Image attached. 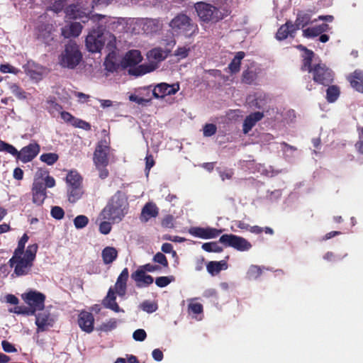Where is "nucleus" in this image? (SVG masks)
Returning a JSON list of instances; mask_svg holds the SVG:
<instances>
[{"label": "nucleus", "instance_id": "obj_26", "mask_svg": "<svg viewBox=\"0 0 363 363\" xmlns=\"http://www.w3.org/2000/svg\"><path fill=\"white\" fill-rule=\"evenodd\" d=\"M103 306L115 313H124V310L121 308L116 303V294H114L112 289H108L107 295L102 301Z\"/></svg>", "mask_w": 363, "mask_h": 363}, {"label": "nucleus", "instance_id": "obj_12", "mask_svg": "<svg viewBox=\"0 0 363 363\" xmlns=\"http://www.w3.org/2000/svg\"><path fill=\"white\" fill-rule=\"evenodd\" d=\"M23 68L26 74L35 82L41 81L48 73L46 67L32 60L28 61Z\"/></svg>", "mask_w": 363, "mask_h": 363}, {"label": "nucleus", "instance_id": "obj_5", "mask_svg": "<svg viewBox=\"0 0 363 363\" xmlns=\"http://www.w3.org/2000/svg\"><path fill=\"white\" fill-rule=\"evenodd\" d=\"M147 57L149 63L140 65L138 67L130 69V74L142 76L154 71L157 68V64L167 57V52L161 48H154L147 52Z\"/></svg>", "mask_w": 363, "mask_h": 363}, {"label": "nucleus", "instance_id": "obj_19", "mask_svg": "<svg viewBox=\"0 0 363 363\" xmlns=\"http://www.w3.org/2000/svg\"><path fill=\"white\" fill-rule=\"evenodd\" d=\"M129 277V272L127 268H124L117 278L114 286L110 287L113 292L120 297H123L127 291V281Z\"/></svg>", "mask_w": 363, "mask_h": 363}, {"label": "nucleus", "instance_id": "obj_36", "mask_svg": "<svg viewBox=\"0 0 363 363\" xmlns=\"http://www.w3.org/2000/svg\"><path fill=\"white\" fill-rule=\"evenodd\" d=\"M244 57L245 53L243 52H239L236 54L228 67L232 73L238 72L240 70V62Z\"/></svg>", "mask_w": 363, "mask_h": 363}, {"label": "nucleus", "instance_id": "obj_51", "mask_svg": "<svg viewBox=\"0 0 363 363\" xmlns=\"http://www.w3.org/2000/svg\"><path fill=\"white\" fill-rule=\"evenodd\" d=\"M103 221L101 222L99 225V231L101 233L104 235H107L110 233L111 230V221H109L108 220H102Z\"/></svg>", "mask_w": 363, "mask_h": 363}, {"label": "nucleus", "instance_id": "obj_16", "mask_svg": "<svg viewBox=\"0 0 363 363\" xmlns=\"http://www.w3.org/2000/svg\"><path fill=\"white\" fill-rule=\"evenodd\" d=\"M40 150V145L38 143H30L18 151L17 159L23 163L29 162L38 155Z\"/></svg>", "mask_w": 363, "mask_h": 363}, {"label": "nucleus", "instance_id": "obj_57", "mask_svg": "<svg viewBox=\"0 0 363 363\" xmlns=\"http://www.w3.org/2000/svg\"><path fill=\"white\" fill-rule=\"evenodd\" d=\"M155 262L161 264L164 267H167L168 265V262L166 257L161 252H157L153 258Z\"/></svg>", "mask_w": 363, "mask_h": 363}, {"label": "nucleus", "instance_id": "obj_4", "mask_svg": "<svg viewBox=\"0 0 363 363\" xmlns=\"http://www.w3.org/2000/svg\"><path fill=\"white\" fill-rule=\"evenodd\" d=\"M298 48L304 50L302 69L311 73L314 82L318 84L328 85L331 83L333 79L332 71L325 64L322 63H318L311 67L312 59L314 55L313 52L307 50L303 45H298Z\"/></svg>", "mask_w": 363, "mask_h": 363}, {"label": "nucleus", "instance_id": "obj_30", "mask_svg": "<svg viewBox=\"0 0 363 363\" xmlns=\"http://www.w3.org/2000/svg\"><path fill=\"white\" fill-rule=\"evenodd\" d=\"M351 86L357 91L363 93V72L355 70L352 75L348 77Z\"/></svg>", "mask_w": 363, "mask_h": 363}, {"label": "nucleus", "instance_id": "obj_20", "mask_svg": "<svg viewBox=\"0 0 363 363\" xmlns=\"http://www.w3.org/2000/svg\"><path fill=\"white\" fill-rule=\"evenodd\" d=\"M47 15L41 16L40 17L41 23L40 25L38 26V36L42 38L45 42H48L50 40H52V35L53 32L55 30V25L52 22L51 23H45L44 22L46 19Z\"/></svg>", "mask_w": 363, "mask_h": 363}, {"label": "nucleus", "instance_id": "obj_31", "mask_svg": "<svg viewBox=\"0 0 363 363\" xmlns=\"http://www.w3.org/2000/svg\"><path fill=\"white\" fill-rule=\"evenodd\" d=\"M142 32V18H126L125 33L137 34Z\"/></svg>", "mask_w": 363, "mask_h": 363}, {"label": "nucleus", "instance_id": "obj_56", "mask_svg": "<svg viewBox=\"0 0 363 363\" xmlns=\"http://www.w3.org/2000/svg\"><path fill=\"white\" fill-rule=\"evenodd\" d=\"M155 165V160L151 155H147L145 157V172L148 176L150 169Z\"/></svg>", "mask_w": 363, "mask_h": 363}, {"label": "nucleus", "instance_id": "obj_2", "mask_svg": "<svg viewBox=\"0 0 363 363\" xmlns=\"http://www.w3.org/2000/svg\"><path fill=\"white\" fill-rule=\"evenodd\" d=\"M129 209L127 196L121 192L116 193L108 201L99 216V220H108L112 223L121 222Z\"/></svg>", "mask_w": 363, "mask_h": 363}, {"label": "nucleus", "instance_id": "obj_17", "mask_svg": "<svg viewBox=\"0 0 363 363\" xmlns=\"http://www.w3.org/2000/svg\"><path fill=\"white\" fill-rule=\"evenodd\" d=\"M222 230L216 228L206 227H191L189 229V233L192 236L201 239H212L217 238Z\"/></svg>", "mask_w": 363, "mask_h": 363}, {"label": "nucleus", "instance_id": "obj_45", "mask_svg": "<svg viewBox=\"0 0 363 363\" xmlns=\"http://www.w3.org/2000/svg\"><path fill=\"white\" fill-rule=\"evenodd\" d=\"M202 249L206 252H220L223 249L217 242H206L202 245Z\"/></svg>", "mask_w": 363, "mask_h": 363}, {"label": "nucleus", "instance_id": "obj_33", "mask_svg": "<svg viewBox=\"0 0 363 363\" xmlns=\"http://www.w3.org/2000/svg\"><path fill=\"white\" fill-rule=\"evenodd\" d=\"M101 256L104 263L109 264L116 259L118 251L113 247H106L102 250Z\"/></svg>", "mask_w": 363, "mask_h": 363}, {"label": "nucleus", "instance_id": "obj_23", "mask_svg": "<svg viewBox=\"0 0 363 363\" xmlns=\"http://www.w3.org/2000/svg\"><path fill=\"white\" fill-rule=\"evenodd\" d=\"M151 89L144 87L138 89L137 94H130L129 100L139 105H146L151 101Z\"/></svg>", "mask_w": 363, "mask_h": 363}, {"label": "nucleus", "instance_id": "obj_47", "mask_svg": "<svg viewBox=\"0 0 363 363\" xmlns=\"http://www.w3.org/2000/svg\"><path fill=\"white\" fill-rule=\"evenodd\" d=\"M319 28L318 26L306 28L303 30V36L307 38L315 37L321 34L320 31L318 30Z\"/></svg>", "mask_w": 363, "mask_h": 363}, {"label": "nucleus", "instance_id": "obj_54", "mask_svg": "<svg viewBox=\"0 0 363 363\" xmlns=\"http://www.w3.org/2000/svg\"><path fill=\"white\" fill-rule=\"evenodd\" d=\"M256 79V74L254 72L247 70L243 72V81L247 84H252Z\"/></svg>", "mask_w": 363, "mask_h": 363}, {"label": "nucleus", "instance_id": "obj_48", "mask_svg": "<svg viewBox=\"0 0 363 363\" xmlns=\"http://www.w3.org/2000/svg\"><path fill=\"white\" fill-rule=\"evenodd\" d=\"M28 236L27 234H24L18 243V247L15 250L13 253H25L24 248L26 242L28 241Z\"/></svg>", "mask_w": 363, "mask_h": 363}, {"label": "nucleus", "instance_id": "obj_14", "mask_svg": "<svg viewBox=\"0 0 363 363\" xmlns=\"http://www.w3.org/2000/svg\"><path fill=\"white\" fill-rule=\"evenodd\" d=\"M55 318L48 310H42L35 314L37 333H42L52 328L55 323Z\"/></svg>", "mask_w": 363, "mask_h": 363}, {"label": "nucleus", "instance_id": "obj_40", "mask_svg": "<svg viewBox=\"0 0 363 363\" xmlns=\"http://www.w3.org/2000/svg\"><path fill=\"white\" fill-rule=\"evenodd\" d=\"M59 156L54 152L44 153L40 155V160L48 165H52L58 160Z\"/></svg>", "mask_w": 363, "mask_h": 363}, {"label": "nucleus", "instance_id": "obj_49", "mask_svg": "<svg viewBox=\"0 0 363 363\" xmlns=\"http://www.w3.org/2000/svg\"><path fill=\"white\" fill-rule=\"evenodd\" d=\"M259 172L267 177H274L278 174V172L274 170L272 167L260 166L259 167Z\"/></svg>", "mask_w": 363, "mask_h": 363}, {"label": "nucleus", "instance_id": "obj_29", "mask_svg": "<svg viewBox=\"0 0 363 363\" xmlns=\"http://www.w3.org/2000/svg\"><path fill=\"white\" fill-rule=\"evenodd\" d=\"M296 30H297V26H294L291 22H286L279 28L276 38L279 40H284L289 35L292 36Z\"/></svg>", "mask_w": 363, "mask_h": 363}, {"label": "nucleus", "instance_id": "obj_11", "mask_svg": "<svg viewBox=\"0 0 363 363\" xmlns=\"http://www.w3.org/2000/svg\"><path fill=\"white\" fill-rule=\"evenodd\" d=\"M110 152L108 142L104 139L99 141L94 153V163L96 168L106 167L108 164V155Z\"/></svg>", "mask_w": 363, "mask_h": 363}, {"label": "nucleus", "instance_id": "obj_62", "mask_svg": "<svg viewBox=\"0 0 363 363\" xmlns=\"http://www.w3.org/2000/svg\"><path fill=\"white\" fill-rule=\"evenodd\" d=\"M163 227L171 228L174 227V217L171 215H168L164 218L162 221Z\"/></svg>", "mask_w": 363, "mask_h": 363}, {"label": "nucleus", "instance_id": "obj_37", "mask_svg": "<svg viewBox=\"0 0 363 363\" xmlns=\"http://www.w3.org/2000/svg\"><path fill=\"white\" fill-rule=\"evenodd\" d=\"M340 96V89L337 86H330L326 91V99L330 103L335 102Z\"/></svg>", "mask_w": 363, "mask_h": 363}, {"label": "nucleus", "instance_id": "obj_61", "mask_svg": "<svg viewBox=\"0 0 363 363\" xmlns=\"http://www.w3.org/2000/svg\"><path fill=\"white\" fill-rule=\"evenodd\" d=\"M0 71L2 73H13L17 74L18 72V69L11 66L10 65H1L0 66Z\"/></svg>", "mask_w": 363, "mask_h": 363}, {"label": "nucleus", "instance_id": "obj_44", "mask_svg": "<svg viewBox=\"0 0 363 363\" xmlns=\"http://www.w3.org/2000/svg\"><path fill=\"white\" fill-rule=\"evenodd\" d=\"M0 151L6 152L17 157L18 151L13 145L0 140Z\"/></svg>", "mask_w": 363, "mask_h": 363}, {"label": "nucleus", "instance_id": "obj_55", "mask_svg": "<svg viewBox=\"0 0 363 363\" xmlns=\"http://www.w3.org/2000/svg\"><path fill=\"white\" fill-rule=\"evenodd\" d=\"M146 337V332L143 329H138L133 334V337L135 341H143Z\"/></svg>", "mask_w": 363, "mask_h": 363}, {"label": "nucleus", "instance_id": "obj_15", "mask_svg": "<svg viewBox=\"0 0 363 363\" xmlns=\"http://www.w3.org/2000/svg\"><path fill=\"white\" fill-rule=\"evenodd\" d=\"M73 19L65 17L64 23L61 26V35L65 38L78 37L82 30V26L79 22L73 21Z\"/></svg>", "mask_w": 363, "mask_h": 363}, {"label": "nucleus", "instance_id": "obj_46", "mask_svg": "<svg viewBox=\"0 0 363 363\" xmlns=\"http://www.w3.org/2000/svg\"><path fill=\"white\" fill-rule=\"evenodd\" d=\"M140 308L149 313L155 312L157 309V306L155 303L149 301H143L140 306Z\"/></svg>", "mask_w": 363, "mask_h": 363}, {"label": "nucleus", "instance_id": "obj_27", "mask_svg": "<svg viewBox=\"0 0 363 363\" xmlns=\"http://www.w3.org/2000/svg\"><path fill=\"white\" fill-rule=\"evenodd\" d=\"M132 279L136 282L138 287H145L153 282V278L147 275L143 269H138L131 275Z\"/></svg>", "mask_w": 363, "mask_h": 363}, {"label": "nucleus", "instance_id": "obj_53", "mask_svg": "<svg viewBox=\"0 0 363 363\" xmlns=\"http://www.w3.org/2000/svg\"><path fill=\"white\" fill-rule=\"evenodd\" d=\"M216 132V126L214 124H206L203 128V135L205 137H211Z\"/></svg>", "mask_w": 363, "mask_h": 363}, {"label": "nucleus", "instance_id": "obj_64", "mask_svg": "<svg viewBox=\"0 0 363 363\" xmlns=\"http://www.w3.org/2000/svg\"><path fill=\"white\" fill-rule=\"evenodd\" d=\"M61 118L65 122L70 123L72 125V123H74L76 119L68 112L62 111L61 112Z\"/></svg>", "mask_w": 363, "mask_h": 363}, {"label": "nucleus", "instance_id": "obj_24", "mask_svg": "<svg viewBox=\"0 0 363 363\" xmlns=\"http://www.w3.org/2000/svg\"><path fill=\"white\" fill-rule=\"evenodd\" d=\"M159 214V208L153 202H147L142 208L140 220L143 223H147L152 218H156Z\"/></svg>", "mask_w": 363, "mask_h": 363}, {"label": "nucleus", "instance_id": "obj_42", "mask_svg": "<svg viewBox=\"0 0 363 363\" xmlns=\"http://www.w3.org/2000/svg\"><path fill=\"white\" fill-rule=\"evenodd\" d=\"M33 202L37 205H41L46 198V191H32Z\"/></svg>", "mask_w": 363, "mask_h": 363}, {"label": "nucleus", "instance_id": "obj_8", "mask_svg": "<svg viewBox=\"0 0 363 363\" xmlns=\"http://www.w3.org/2000/svg\"><path fill=\"white\" fill-rule=\"evenodd\" d=\"M66 183L67 184L68 199L74 203L82 195V177L75 170H71L67 175Z\"/></svg>", "mask_w": 363, "mask_h": 363}, {"label": "nucleus", "instance_id": "obj_34", "mask_svg": "<svg viewBox=\"0 0 363 363\" xmlns=\"http://www.w3.org/2000/svg\"><path fill=\"white\" fill-rule=\"evenodd\" d=\"M206 268L209 274L215 275L219 273L221 270L227 269L228 264L224 260L220 262L211 261L207 264Z\"/></svg>", "mask_w": 363, "mask_h": 363}, {"label": "nucleus", "instance_id": "obj_39", "mask_svg": "<svg viewBox=\"0 0 363 363\" xmlns=\"http://www.w3.org/2000/svg\"><path fill=\"white\" fill-rule=\"evenodd\" d=\"M262 273V268L257 265H251L247 272L246 277L250 280L257 279Z\"/></svg>", "mask_w": 363, "mask_h": 363}, {"label": "nucleus", "instance_id": "obj_3", "mask_svg": "<svg viewBox=\"0 0 363 363\" xmlns=\"http://www.w3.org/2000/svg\"><path fill=\"white\" fill-rule=\"evenodd\" d=\"M38 248V245L34 243L27 247L25 253H13L9 262L11 267L13 268L12 277L26 276L30 272Z\"/></svg>", "mask_w": 363, "mask_h": 363}, {"label": "nucleus", "instance_id": "obj_25", "mask_svg": "<svg viewBox=\"0 0 363 363\" xmlns=\"http://www.w3.org/2000/svg\"><path fill=\"white\" fill-rule=\"evenodd\" d=\"M143 33L152 34L160 30L162 23L157 18H142Z\"/></svg>", "mask_w": 363, "mask_h": 363}, {"label": "nucleus", "instance_id": "obj_50", "mask_svg": "<svg viewBox=\"0 0 363 363\" xmlns=\"http://www.w3.org/2000/svg\"><path fill=\"white\" fill-rule=\"evenodd\" d=\"M217 170L222 181H225V179H230L234 174V172L232 169H217Z\"/></svg>", "mask_w": 363, "mask_h": 363}, {"label": "nucleus", "instance_id": "obj_22", "mask_svg": "<svg viewBox=\"0 0 363 363\" xmlns=\"http://www.w3.org/2000/svg\"><path fill=\"white\" fill-rule=\"evenodd\" d=\"M94 318L92 313L82 311L79 315L78 324L80 328L88 333L93 331Z\"/></svg>", "mask_w": 363, "mask_h": 363}, {"label": "nucleus", "instance_id": "obj_32", "mask_svg": "<svg viewBox=\"0 0 363 363\" xmlns=\"http://www.w3.org/2000/svg\"><path fill=\"white\" fill-rule=\"evenodd\" d=\"M11 93L18 100L24 101L28 99L31 95L26 92L17 84H10L9 85Z\"/></svg>", "mask_w": 363, "mask_h": 363}, {"label": "nucleus", "instance_id": "obj_21", "mask_svg": "<svg viewBox=\"0 0 363 363\" xmlns=\"http://www.w3.org/2000/svg\"><path fill=\"white\" fill-rule=\"evenodd\" d=\"M143 60V57L139 50H132L128 51L124 56L122 63L124 67H130L129 70L138 67L136 66ZM130 72V71H128Z\"/></svg>", "mask_w": 363, "mask_h": 363}, {"label": "nucleus", "instance_id": "obj_63", "mask_svg": "<svg viewBox=\"0 0 363 363\" xmlns=\"http://www.w3.org/2000/svg\"><path fill=\"white\" fill-rule=\"evenodd\" d=\"M46 191L45 187L44 186L43 181L38 179H34L32 191Z\"/></svg>", "mask_w": 363, "mask_h": 363}, {"label": "nucleus", "instance_id": "obj_41", "mask_svg": "<svg viewBox=\"0 0 363 363\" xmlns=\"http://www.w3.org/2000/svg\"><path fill=\"white\" fill-rule=\"evenodd\" d=\"M310 16L306 13H299L294 26H297V30L303 28L310 21Z\"/></svg>", "mask_w": 363, "mask_h": 363}, {"label": "nucleus", "instance_id": "obj_13", "mask_svg": "<svg viewBox=\"0 0 363 363\" xmlns=\"http://www.w3.org/2000/svg\"><path fill=\"white\" fill-rule=\"evenodd\" d=\"M25 302L32 309L31 314H34L36 311L44 310L45 296L40 292L30 291L23 295Z\"/></svg>", "mask_w": 363, "mask_h": 363}, {"label": "nucleus", "instance_id": "obj_9", "mask_svg": "<svg viewBox=\"0 0 363 363\" xmlns=\"http://www.w3.org/2000/svg\"><path fill=\"white\" fill-rule=\"evenodd\" d=\"M195 9L199 17L203 21H217L223 18L221 12L211 4L204 2H198Z\"/></svg>", "mask_w": 363, "mask_h": 363}, {"label": "nucleus", "instance_id": "obj_60", "mask_svg": "<svg viewBox=\"0 0 363 363\" xmlns=\"http://www.w3.org/2000/svg\"><path fill=\"white\" fill-rule=\"evenodd\" d=\"M1 346L4 352H16L17 350L15 348V347L9 342L6 340H3L1 342Z\"/></svg>", "mask_w": 363, "mask_h": 363}, {"label": "nucleus", "instance_id": "obj_52", "mask_svg": "<svg viewBox=\"0 0 363 363\" xmlns=\"http://www.w3.org/2000/svg\"><path fill=\"white\" fill-rule=\"evenodd\" d=\"M51 216L57 220H60L64 217V210L60 206H54L51 209Z\"/></svg>", "mask_w": 363, "mask_h": 363}, {"label": "nucleus", "instance_id": "obj_18", "mask_svg": "<svg viewBox=\"0 0 363 363\" xmlns=\"http://www.w3.org/2000/svg\"><path fill=\"white\" fill-rule=\"evenodd\" d=\"M179 89V85L178 83L169 84L167 83H160L155 86L151 90V94L155 98H163L167 95H172L176 94Z\"/></svg>", "mask_w": 363, "mask_h": 363}, {"label": "nucleus", "instance_id": "obj_43", "mask_svg": "<svg viewBox=\"0 0 363 363\" xmlns=\"http://www.w3.org/2000/svg\"><path fill=\"white\" fill-rule=\"evenodd\" d=\"M74 227L77 229H82L85 228L88 223L89 218L84 215L77 216L73 220Z\"/></svg>", "mask_w": 363, "mask_h": 363}, {"label": "nucleus", "instance_id": "obj_7", "mask_svg": "<svg viewBox=\"0 0 363 363\" xmlns=\"http://www.w3.org/2000/svg\"><path fill=\"white\" fill-rule=\"evenodd\" d=\"M169 27L174 35H184L191 36L196 30L195 26L189 16L179 14L175 16L169 23Z\"/></svg>", "mask_w": 363, "mask_h": 363}, {"label": "nucleus", "instance_id": "obj_10", "mask_svg": "<svg viewBox=\"0 0 363 363\" xmlns=\"http://www.w3.org/2000/svg\"><path fill=\"white\" fill-rule=\"evenodd\" d=\"M219 242L225 247H230L240 252H247L252 248V244L247 240L233 234L223 235L219 238Z\"/></svg>", "mask_w": 363, "mask_h": 363}, {"label": "nucleus", "instance_id": "obj_59", "mask_svg": "<svg viewBox=\"0 0 363 363\" xmlns=\"http://www.w3.org/2000/svg\"><path fill=\"white\" fill-rule=\"evenodd\" d=\"M189 49L185 46L178 48L174 52V55L180 59H183L188 55Z\"/></svg>", "mask_w": 363, "mask_h": 363}, {"label": "nucleus", "instance_id": "obj_58", "mask_svg": "<svg viewBox=\"0 0 363 363\" xmlns=\"http://www.w3.org/2000/svg\"><path fill=\"white\" fill-rule=\"evenodd\" d=\"M171 282L168 277H160L156 279L155 284L159 287H165Z\"/></svg>", "mask_w": 363, "mask_h": 363}, {"label": "nucleus", "instance_id": "obj_35", "mask_svg": "<svg viewBox=\"0 0 363 363\" xmlns=\"http://www.w3.org/2000/svg\"><path fill=\"white\" fill-rule=\"evenodd\" d=\"M196 298H190L188 300L189 306H188V311L190 314H194L193 316L198 320H201V318H197V315L202 313L203 312V306L197 302H195Z\"/></svg>", "mask_w": 363, "mask_h": 363}, {"label": "nucleus", "instance_id": "obj_38", "mask_svg": "<svg viewBox=\"0 0 363 363\" xmlns=\"http://www.w3.org/2000/svg\"><path fill=\"white\" fill-rule=\"evenodd\" d=\"M119 320L116 318H110L109 320L104 322L99 328V330L104 332H110L116 329L118 326Z\"/></svg>", "mask_w": 363, "mask_h": 363}, {"label": "nucleus", "instance_id": "obj_28", "mask_svg": "<svg viewBox=\"0 0 363 363\" xmlns=\"http://www.w3.org/2000/svg\"><path fill=\"white\" fill-rule=\"evenodd\" d=\"M264 115L261 112H255L246 117L242 125V130L245 134L248 133L255 124L262 119Z\"/></svg>", "mask_w": 363, "mask_h": 363}, {"label": "nucleus", "instance_id": "obj_6", "mask_svg": "<svg viewBox=\"0 0 363 363\" xmlns=\"http://www.w3.org/2000/svg\"><path fill=\"white\" fill-rule=\"evenodd\" d=\"M82 59V55L79 49V46L73 42L67 43L65 50L60 56L59 62L62 67L74 69L77 67Z\"/></svg>", "mask_w": 363, "mask_h": 363}, {"label": "nucleus", "instance_id": "obj_1", "mask_svg": "<svg viewBox=\"0 0 363 363\" xmlns=\"http://www.w3.org/2000/svg\"><path fill=\"white\" fill-rule=\"evenodd\" d=\"M86 22L96 24L86 38V46L91 52H100L106 45L110 49L115 47L116 37L111 33H125L126 18L103 15L87 16Z\"/></svg>", "mask_w": 363, "mask_h": 363}]
</instances>
